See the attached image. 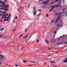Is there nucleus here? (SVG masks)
Returning a JSON list of instances; mask_svg holds the SVG:
<instances>
[{
	"instance_id": "35",
	"label": "nucleus",
	"mask_w": 67,
	"mask_h": 67,
	"mask_svg": "<svg viewBox=\"0 0 67 67\" xmlns=\"http://www.w3.org/2000/svg\"><path fill=\"white\" fill-rule=\"evenodd\" d=\"M64 1H64V0H63V2H64V3H63V4H64Z\"/></svg>"
},
{
	"instance_id": "23",
	"label": "nucleus",
	"mask_w": 67,
	"mask_h": 67,
	"mask_svg": "<svg viewBox=\"0 0 67 67\" xmlns=\"http://www.w3.org/2000/svg\"><path fill=\"white\" fill-rule=\"evenodd\" d=\"M66 10V8H64L62 9V11H64V10Z\"/></svg>"
},
{
	"instance_id": "42",
	"label": "nucleus",
	"mask_w": 67,
	"mask_h": 67,
	"mask_svg": "<svg viewBox=\"0 0 67 67\" xmlns=\"http://www.w3.org/2000/svg\"><path fill=\"white\" fill-rule=\"evenodd\" d=\"M11 15V14H9V16H8V17H9V16H10Z\"/></svg>"
},
{
	"instance_id": "64",
	"label": "nucleus",
	"mask_w": 67,
	"mask_h": 67,
	"mask_svg": "<svg viewBox=\"0 0 67 67\" xmlns=\"http://www.w3.org/2000/svg\"><path fill=\"white\" fill-rule=\"evenodd\" d=\"M21 36H21V35L19 37H21Z\"/></svg>"
},
{
	"instance_id": "45",
	"label": "nucleus",
	"mask_w": 67,
	"mask_h": 67,
	"mask_svg": "<svg viewBox=\"0 0 67 67\" xmlns=\"http://www.w3.org/2000/svg\"><path fill=\"white\" fill-rule=\"evenodd\" d=\"M2 14H0V16H2Z\"/></svg>"
},
{
	"instance_id": "21",
	"label": "nucleus",
	"mask_w": 67,
	"mask_h": 67,
	"mask_svg": "<svg viewBox=\"0 0 67 67\" xmlns=\"http://www.w3.org/2000/svg\"><path fill=\"white\" fill-rule=\"evenodd\" d=\"M23 63H27V62L25 60H23Z\"/></svg>"
},
{
	"instance_id": "43",
	"label": "nucleus",
	"mask_w": 67,
	"mask_h": 67,
	"mask_svg": "<svg viewBox=\"0 0 67 67\" xmlns=\"http://www.w3.org/2000/svg\"><path fill=\"white\" fill-rule=\"evenodd\" d=\"M4 16H5V15H3V17H4Z\"/></svg>"
},
{
	"instance_id": "33",
	"label": "nucleus",
	"mask_w": 67,
	"mask_h": 67,
	"mask_svg": "<svg viewBox=\"0 0 67 67\" xmlns=\"http://www.w3.org/2000/svg\"><path fill=\"white\" fill-rule=\"evenodd\" d=\"M60 21L62 23H63V21H62V20H60Z\"/></svg>"
},
{
	"instance_id": "30",
	"label": "nucleus",
	"mask_w": 67,
	"mask_h": 67,
	"mask_svg": "<svg viewBox=\"0 0 67 67\" xmlns=\"http://www.w3.org/2000/svg\"><path fill=\"white\" fill-rule=\"evenodd\" d=\"M20 8H18V11H20Z\"/></svg>"
},
{
	"instance_id": "56",
	"label": "nucleus",
	"mask_w": 67,
	"mask_h": 67,
	"mask_svg": "<svg viewBox=\"0 0 67 67\" xmlns=\"http://www.w3.org/2000/svg\"><path fill=\"white\" fill-rule=\"evenodd\" d=\"M4 19H6V16H5L4 18Z\"/></svg>"
},
{
	"instance_id": "24",
	"label": "nucleus",
	"mask_w": 67,
	"mask_h": 67,
	"mask_svg": "<svg viewBox=\"0 0 67 67\" xmlns=\"http://www.w3.org/2000/svg\"><path fill=\"white\" fill-rule=\"evenodd\" d=\"M15 22V19H14L13 21V23H14V22Z\"/></svg>"
},
{
	"instance_id": "48",
	"label": "nucleus",
	"mask_w": 67,
	"mask_h": 67,
	"mask_svg": "<svg viewBox=\"0 0 67 67\" xmlns=\"http://www.w3.org/2000/svg\"><path fill=\"white\" fill-rule=\"evenodd\" d=\"M2 37V35H1L0 36V37Z\"/></svg>"
},
{
	"instance_id": "51",
	"label": "nucleus",
	"mask_w": 67,
	"mask_h": 67,
	"mask_svg": "<svg viewBox=\"0 0 67 67\" xmlns=\"http://www.w3.org/2000/svg\"><path fill=\"white\" fill-rule=\"evenodd\" d=\"M38 11H41V10H37Z\"/></svg>"
},
{
	"instance_id": "34",
	"label": "nucleus",
	"mask_w": 67,
	"mask_h": 67,
	"mask_svg": "<svg viewBox=\"0 0 67 67\" xmlns=\"http://www.w3.org/2000/svg\"><path fill=\"white\" fill-rule=\"evenodd\" d=\"M28 66H32V65H28Z\"/></svg>"
},
{
	"instance_id": "53",
	"label": "nucleus",
	"mask_w": 67,
	"mask_h": 67,
	"mask_svg": "<svg viewBox=\"0 0 67 67\" xmlns=\"http://www.w3.org/2000/svg\"><path fill=\"white\" fill-rule=\"evenodd\" d=\"M21 36H23V34H21Z\"/></svg>"
},
{
	"instance_id": "8",
	"label": "nucleus",
	"mask_w": 67,
	"mask_h": 67,
	"mask_svg": "<svg viewBox=\"0 0 67 67\" xmlns=\"http://www.w3.org/2000/svg\"><path fill=\"white\" fill-rule=\"evenodd\" d=\"M4 2H3L2 3V4H1V5H0V7H2V5H4Z\"/></svg>"
},
{
	"instance_id": "61",
	"label": "nucleus",
	"mask_w": 67,
	"mask_h": 67,
	"mask_svg": "<svg viewBox=\"0 0 67 67\" xmlns=\"http://www.w3.org/2000/svg\"><path fill=\"white\" fill-rule=\"evenodd\" d=\"M56 32H56V31L54 32V33H55V34L56 33Z\"/></svg>"
},
{
	"instance_id": "40",
	"label": "nucleus",
	"mask_w": 67,
	"mask_h": 67,
	"mask_svg": "<svg viewBox=\"0 0 67 67\" xmlns=\"http://www.w3.org/2000/svg\"><path fill=\"white\" fill-rule=\"evenodd\" d=\"M6 13H7V12H5V13H4V15H5V14H6Z\"/></svg>"
},
{
	"instance_id": "39",
	"label": "nucleus",
	"mask_w": 67,
	"mask_h": 67,
	"mask_svg": "<svg viewBox=\"0 0 67 67\" xmlns=\"http://www.w3.org/2000/svg\"><path fill=\"white\" fill-rule=\"evenodd\" d=\"M3 9V8H1V10H2Z\"/></svg>"
},
{
	"instance_id": "17",
	"label": "nucleus",
	"mask_w": 67,
	"mask_h": 67,
	"mask_svg": "<svg viewBox=\"0 0 67 67\" xmlns=\"http://www.w3.org/2000/svg\"><path fill=\"white\" fill-rule=\"evenodd\" d=\"M46 42L47 43V44H49V43L48 42V41H47V40H46Z\"/></svg>"
},
{
	"instance_id": "29",
	"label": "nucleus",
	"mask_w": 67,
	"mask_h": 67,
	"mask_svg": "<svg viewBox=\"0 0 67 67\" xmlns=\"http://www.w3.org/2000/svg\"><path fill=\"white\" fill-rule=\"evenodd\" d=\"M59 14H63V13H59Z\"/></svg>"
},
{
	"instance_id": "52",
	"label": "nucleus",
	"mask_w": 67,
	"mask_h": 67,
	"mask_svg": "<svg viewBox=\"0 0 67 67\" xmlns=\"http://www.w3.org/2000/svg\"><path fill=\"white\" fill-rule=\"evenodd\" d=\"M1 22H2V20H1Z\"/></svg>"
},
{
	"instance_id": "13",
	"label": "nucleus",
	"mask_w": 67,
	"mask_h": 67,
	"mask_svg": "<svg viewBox=\"0 0 67 67\" xmlns=\"http://www.w3.org/2000/svg\"><path fill=\"white\" fill-rule=\"evenodd\" d=\"M53 10V9H50L49 10V12H51V11H52Z\"/></svg>"
},
{
	"instance_id": "55",
	"label": "nucleus",
	"mask_w": 67,
	"mask_h": 67,
	"mask_svg": "<svg viewBox=\"0 0 67 67\" xmlns=\"http://www.w3.org/2000/svg\"><path fill=\"white\" fill-rule=\"evenodd\" d=\"M4 21H6V19H5L4 20Z\"/></svg>"
},
{
	"instance_id": "18",
	"label": "nucleus",
	"mask_w": 67,
	"mask_h": 67,
	"mask_svg": "<svg viewBox=\"0 0 67 67\" xmlns=\"http://www.w3.org/2000/svg\"><path fill=\"white\" fill-rule=\"evenodd\" d=\"M51 63H55V61H53V62L51 61Z\"/></svg>"
},
{
	"instance_id": "25",
	"label": "nucleus",
	"mask_w": 67,
	"mask_h": 67,
	"mask_svg": "<svg viewBox=\"0 0 67 67\" xmlns=\"http://www.w3.org/2000/svg\"><path fill=\"white\" fill-rule=\"evenodd\" d=\"M15 30H16L15 29H13V32H15Z\"/></svg>"
},
{
	"instance_id": "31",
	"label": "nucleus",
	"mask_w": 67,
	"mask_h": 67,
	"mask_svg": "<svg viewBox=\"0 0 67 67\" xmlns=\"http://www.w3.org/2000/svg\"><path fill=\"white\" fill-rule=\"evenodd\" d=\"M6 21H9V19H6Z\"/></svg>"
},
{
	"instance_id": "10",
	"label": "nucleus",
	"mask_w": 67,
	"mask_h": 67,
	"mask_svg": "<svg viewBox=\"0 0 67 67\" xmlns=\"http://www.w3.org/2000/svg\"><path fill=\"white\" fill-rule=\"evenodd\" d=\"M62 25V24H59L58 25H57V26H60Z\"/></svg>"
},
{
	"instance_id": "57",
	"label": "nucleus",
	"mask_w": 67,
	"mask_h": 67,
	"mask_svg": "<svg viewBox=\"0 0 67 67\" xmlns=\"http://www.w3.org/2000/svg\"><path fill=\"white\" fill-rule=\"evenodd\" d=\"M65 36V35H63L62 36V37H64V36Z\"/></svg>"
},
{
	"instance_id": "49",
	"label": "nucleus",
	"mask_w": 67,
	"mask_h": 67,
	"mask_svg": "<svg viewBox=\"0 0 67 67\" xmlns=\"http://www.w3.org/2000/svg\"><path fill=\"white\" fill-rule=\"evenodd\" d=\"M8 15H9V14H7L6 15V16H8Z\"/></svg>"
},
{
	"instance_id": "26",
	"label": "nucleus",
	"mask_w": 67,
	"mask_h": 67,
	"mask_svg": "<svg viewBox=\"0 0 67 67\" xmlns=\"http://www.w3.org/2000/svg\"><path fill=\"white\" fill-rule=\"evenodd\" d=\"M0 2V4H2V1H1Z\"/></svg>"
},
{
	"instance_id": "46",
	"label": "nucleus",
	"mask_w": 67,
	"mask_h": 67,
	"mask_svg": "<svg viewBox=\"0 0 67 67\" xmlns=\"http://www.w3.org/2000/svg\"><path fill=\"white\" fill-rule=\"evenodd\" d=\"M3 18H4V17H2V19H3Z\"/></svg>"
},
{
	"instance_id": "5",
	"label": "nucleus",
	"mask_w": 67,
	"mask_h": 67,
	"mask_svg": "<svg viewBox=\"0 0 67 67\" xmlns=\"http://www.w3.org/2000/svg\"><path fill=\"white\" fill-rule=\"evenodd\" d=\"M0 56H1V57H2V58H4V59H5V57H4L1 54H0Z\"/></svg>"
},
{
	"instance_id": "3",
	"label": "nucleus",
	"mask_w": 67,
	"mask_h": 67,
	"mask_svg": "<svg viewBox=\"0 0 67 67\" xmlns=\"http://www.w3.org/2000/svg\"><path fill=\"white\" fill-rule=\"evenodd\" d=\"M4 11H8V9L6 7H5L4 8Z\"/></svg>"
},
{
	"instance_id": "22",
	"label": "nucleus",
	"mask_w": 67,
	"mask_h": 67,
	"mask_svg": "<svg viewBox=\"0 0 67 67\" xmlns=\"http://www.w3.org/2000/svg\"><path fill=\"white\" fill-rule=\"evenodd\" d=\"M34 11L35 10H36V7H34Z\"/></svg>"
},
{
	"instance_id": "28",
	"label": "nucleus",
	"mask_w": 67,
	"mask_h": 67,
	"mask_svg": "<svg viewBox=\"0 0 67 67\" xmlns=\"http://www.w3.org/2000/svg\"><path fill=\"white\" fill-rule=\"evenodd\" d=\"M48 14H47L46 15V17H48Z\"/></svg>"
},
{
	"instance_id": "9",
	"label": "nucleus",
	"mask_w": 67,
	"mask_h": 67,
	"mask_svg": "<svg viewBox=\"0 0 67 67\" xmlns=\"http://www.w3.org/2000/svg\"><path fill=\"white\" fill-rule=\"evenodd\" d=\"M66 60L65 61H63V63H66V62H67V58H66Z\"/></svg>"
},
{
	"instance_id": "27",
	"label": "nucleus",
	"mask_w": 67,
	"mask_h": 67,
	"mask_svg": "<svg viewBox=\"0 0 67 67\" xmlns=\"http://www.w3.org/2000/svg\"><path fill=\"white\" fill-rule=\"evenodd\" d=\"M27 29H26L25 30V32H27Z\"/></svg>"
},
{
	"instance_id": "16",
	"label": "nucleus",
	"mask_w": 67,
	"mask_h": 67,
	"mask_svg": "<svg viewBox=\"0 0 67 67\" xmlns=\"http://www.w3.org/2000/svg\"><path fill=\"white\" fill-rule=\"evenodd\" d=\"M54 3V2H53L52 3H50L49 4V5H51V4H53Z\"/></svg>"
},
{
	"instance_id": "19",
	"label": "nucleus",
	"mask_w": 67,
	"mask_h": 67,
	"mask_svg": "<svg viewBox=\"0 0 67 67\" xmlns=\"http://www.w3.org/2000/svg\"><path fill=\"white\" fill-rule=\"evenodd\" d=\"M28 8H30V3H29L28 5Z\"/></svg>"
},
{
	"instance_id": "44",
	"label": "nucleus",
	"mask_w": 67,
	"mask_h": 67,
	"mask_svg": "<svg viewBox=\"0 0 67 67\" xmlns=\"http://www.w3.org/2000/svg\"><path fill=\"white\" fill-rule=\"evenodd\" d=\"M17 16H16L15 17V19H17Z\"/></svg>"
},
{
	"instance_id": "15",
	"label": "nucleus",
	"mask_w": 67,
	"mask_h": 67,
	"mask_svg": "<svg viewBox=\"0 0 67 67\" xmlns=\"http://www.w3.org/2000/svg\"><path fill=\"white\" fill-rule=\"evenodd\" d=\"M9 7V5L8 4H7L6 6H5V7Z\"/></svg>"
},
{
	"instance_id": "12",
	"label": "nucleus",
	"mask_w": 67,
	"mask_h": 67,
	"mask_svg": "<svg viewBox=\"0 0 67 67\" xmlns=\"http://www.w3.org/2000/svg\"><path fill=\"white\" fill-rule=\"evenodd\" d=\"M37 11L35 12L34 13V15H36V14Z\"/></svg>"
},
{
	"instance_id": "4",
	"label": "nucleus",
	"mask_w": 67,
	"mask_h": 67,
	"mask_svg": "<svg viewBox=\"0 0 67 67\" xmlns=\"http://www.w3.org/2000/svg\"><path fill=\"white\" fill-rule=\"evenodd\" d=\"M64 43V42H61L60 43H56V44L57 45H59V44H62V43Z\"/></svg>"
},
{
	"instance_id": "59",
	"label": "nucleus",
	"mask_w": 67,
	"mask_h": 67,
	"mask_svg": "<svg viewBox=\"0 0 67 67\" xmlns=\"http://www.w3.org/2000/svg\"><path fill=\"white\" fill-rule=\"evenodd\" d=\"M4 13V12H2V13Z\"/></svg>"
},
{
	"instance_id": "60",
	"label": "nucleus",
	"mask_w": 67,
	"mask_h": 67,
	"mask_svg": "<svg viewBox=\"0 0 67 67\" xmlns=\"http://www.w3.org/2000/svg\"><path fill=\"white\" fill-rule=\"evenodd\" d=\"M48 49H49V50H50V49H51L50 48H48Z\"/></svg>"
},
{
	"instance_id": "47",
	"label": "nucleus",
	"mask_w": 67,
	"mask_h": 67,
	"mask_svg": "<svg viewBox=\"0 0 67 67\" xmlns=\"http://www.w3.org/2000/svg\"><path fill=\"white\" fill-rule=\"evenodd\" d=\"M4 1L5 2H7V1H6V0H4Z\"/></svg>"
},
{
	"instance_id": "2",
	"label": "nucleus",
	"mask_w": 67,
	"mask_h": 67,
	"mask_svg": "<svg viewBox=\"0 0 67 67\" xmlns=\"http://www.w3.org/2000/svg\"><path fill=\"white\" fill-rule=\"evenodd\" d=\"M47 4V3H46L45 4H44L43 5V7H42V8H45V7L46 6V4Z\"/></svg>"
},
{
	"instance_id": "1",
	"label": "nucleus",
	"mask_w": 67,
	"mask_h": 67,
	"mask_svg": "<svg viewBox=\"0 0 67 67\" xmlns=\"http://www.w3.org/2000/svg\"><path fill=\"white\" fill-rule=\"evenodd\" d=\"M60 18V16H58L57 17V20H56V21L55 22V23L56 24L57 23V22H58V21H59V20H60V19H59V18Z\"/></svg>"
},
{
	"instance_id": "62",
	"label": "nucleus",
	"mask_w": 67,
	"mask_h": 67,
	"mask_svg": "<svg viewBox=\"0 0 67 67\" xmlns=\"http://www.w3.org/2000/svg\"><path fill=\"white\" fill-rule=\"evenodd\" d=\"M40 1H43V0H40Z\"/></svg>"
},
{
	"instance_id": "32",
	"label": "nucleus",
	"mask_w": 67,
	"mask_h": 67,
	"mask_svg": "<svg viewBox=\"0 0 67 67\" xmlns=\"http://www.w3.org/2000/svg\"><path fill=\"white\" fill-rule=\"evenodd\" d=\"M53 22H54V20H52V21H51V23H53Z\"/></svg>"
},
{
	"instance_id": "37",
	"label": "nucleus",
	"mask_w": 67,
	"mask_h": 67,
	"mask_svg": "<svg viewBox=\"0 0 67 67\" xmlns=\"http://www.w3.org/2000/svg\"><path fill=\"white\" fill-rule=\"evenodd\" d=\"M65 44H67V41L66 42H64Z\"/></svg>"
},
{
	"instance_id": "36",
	"label": "nucleus",
	"mask_w": 67,
	"mask_h": 67,
	"mask_svg": "<svg viewBox=\"0 0 67 67\" xmlns=\"http://www.w3.org/2000/svg\"><path fill=\"white\" fill-rule=\"evenodd\" d=\"M1 29H2V31H3V30H4V28H2Z\"/></svg>"
},
{
	"instance_id": "20",
	"label": "nucleus",
	"mask_w": 67,
	"mask_h": 67,
	"mask_svg": "<svg viewBox=\"0 0 67 67\" xmlns=\"http://www.w3.org/2000/svg\"><path fill=\"white\" fill-rule=\"evenodd\" d=\"M54 6H53L52 7H51V9H54Z\"/></svg>"
},
{
	"instance_id": "54",
	"label": "nucleus",
	"mask_w": 67,
	"mask_h": 67,
	"mask_svg": "<svg viewBox=\"0 0 67 67\" xmlns=\"http://www.w3.org/2000/svg\"><path fill=\"white\" fill-rule=\"evenodd\" d=\"M1 59H2V58L1 57H0Z\"/></svg>"
},
{
	"instance_id": "38",
	"label": "nucleus",
	"mask_w": 67,
	"mask_h": 67,
	"mask_svg": "<svg viewBox=\"0 0 67 67\" xmlns=\"http://www.w3.org/2000/svg\"><path fill=\"white\" fill-rule=\"evenodd\" d=\"M44 2H42V4H44Z\"/></svg>"
},
{
	"instance_id": "7",
	"label": "nucleus",
	"mask_w": 67,
	"mask_h": 67,
	"mask_svg": "<svg viewBox=\"0 0 67 67\" xmlns=\"http://www.w3.org/2000/svg\"><path fill=\"white\" fill-rule=\"evenodd\" d=\"M53 6H54V8H56L57 7H58V6H59V5H54Z\"/></svg>"
},
{
	"instance_id": "14",
	"label": "nucleus",
	"mask_w": 67,
	"mask_h": 67,
	"mask_svg": "<svg viewBox=\"0 0 67 67\" xmlns=\"http://www.w3.org/2000/svg\"><path fill=\"white\" fill-rule=\"evenodd\" d=\"M2 6V8H4V7H5V4L3 5Z\"/></svg>"
},
{
	"instance_id": "6",
	"label": "nucleus",
	"mask_w": 67,
	"mask_h": 67,
	"mask_svg": "<svg viewBox=\"0 0 67 67\" xmlns=\"http://www.w3.org/2000/svg\"><path fill=\"white\" fill-rule=\"evenodd\" d=\"M44 2V3H48V2H49V1L48 0Z\"/></svg>"
},
{
	"instance_id": "50",
	"label": "nucleus",
	"mask_w": 67,
	"mask_h": 67,
	"mask_svg": "<svg viewBox=\"0 0 67 67\" xmlns=\"http://www.w3.org/2000/svg\"><path fill=\"white\" fill-rule=\"evenodd\" d=\"M35 61H34L32 63H35Z\"/></svg>"
},
{
	"instance_id": "41",
	"label": "nucleus",
	"mask_w": 67,
	"mask_h": 67,
	"mask_svg": "<svg viewBox=\"0 0 67 67\" xmlns=\"http://www.w3.org/2000/svg\"><path fill=\"white\" fill-rule=\"evenodd\" d=\"M39 41V40H38L37 41V42H38Z\"/></svg>"
},
{
	"instance_id": "58",
	"label": "nucleus",
	"mask_w": 67,
	"mask_h": 67,
	"mask_svg": "<svg viewBox=\"0 0 67 67\" xmlns=\"http://www.w3.org/2000/svg\"><path fill=\"white\" fill-rule=\"evenodd\" d=\"M58 14H57L55 15H57Z\"/></svg>"
},
{
	"instance_id": "11",
	"label": "nucleus",
	"mask_w": 67,
	"mask_h": 67,
	"mask_svg": "<svg viewBox=\"0 0 67 67\" xmlns=\"http://www.w3.org/2000/svg\"><path fill=\"white\" fill-rule=\"evenodd\" d=\"M27 36H28V34H27L26 36L23 37V38H26V37H27Z\"/></svg>"
},
{
	"instance_id": "63",
	"label": "nucleus",
	"mask_w": 67,
	"mask_h": 67,
	"mask_svg": "<svg viewBox=\"0 0 67 67\" xmlns=\"http://www.w3.org/2000/svg\"><path fill=\"white\" fill-rule=\"evenodd\" d=\"M46 64H47V63H45V65H46Z\"/></svg>"
}]
</instances>
